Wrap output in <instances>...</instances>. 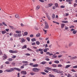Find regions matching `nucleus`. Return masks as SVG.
<instances>
[{"label":"nucleus","instance_id":"nucleus-1","mask_svg":"<svg viewBox=\"0 0 77 77\" xmlns=\"http://www.w3.org/2000/svg\"><path fill=\"white\" fill-rule=\"evenodd\" d=\"M45 26L44 27V29H48L49 26H48V23H47V22H45Z\"/></svg>","mask_w":77,"mask_h":77},{"label":"nucleus","instance_id":"nucleus-2","mask_svg":"<svg viewBox=\"0 0 77 77\" xmlns=\"http://www.w3.org/2000/svg\"><path fill=\"white\" fill-rule=\"evenodd\" d=\"M9 52L11 53H18V51H13L12 50H10Z\"/></svg>","mask_w":77,"mask_h":77},{"label":"nucleus","instance_id":"nucleus-3","mask_svg":"<svg viewBox=\"0 0 77 77\" xmlns=\"http://www.w3.org/2000/svg\"><path fill=\"white\" fill-rule=\"evenodd\" d=\"M21 74H23V75H26L27 74V72L26 71H22L20 72Z\"/></svg>","mask_w":77,"mask_h":77},{"label":"nucleus","instance_id":"nucleus-4","mask_svg":"<svg viewBox=\"0 0 77 77\" xmlns=\"http://www.w3.org/2000/svg\"><path fill=\"white\" fill-rule=\"evenodd\" d=\"M46 54H47V55H49V56H53V54L52 53H50L49 52H47Z\"/></svg>","mask_w":77,"mask_h":77},{"label":"nucleus","instance_id":"nucleus-5","mask_svg":"<svg viewBox=\"0 0 77 77\" xmlns=\"http://www.w3.org/2000/svg\"><path fill=\"white\" fill-rule=\"evenodd\" d=\"M45 69L48 70V71H52L53 69H51V68L48 67H45Z\"/></svg>","mask_w":77,"mask_h":77},{"label":"nucleus","instance_id":"nucleus-6","mask_svg":"<svg viewBox=\"0 0 77 77\" xmlns=\"http://www.w3.org/2000/svg\"><path fill=\"white\" fill-rule=\"evenodd\" d=\"M52 71H54V72H59V70L57 69H52Z\"/></svg>","mask_w":77,"mask_h":77},{"label":"nucleus","instance_id":"nucleus-7","mask_svg":"<svg viewBox=\"0 0 77 77\" xmlns=\"http://www.w3.org/2000/svg\"><path fill=\"white\" fill-rule=\"evenodd\" d=\"M3 57H4V58H3L2 60H5L7 59V55L5 54H4Z\"/></svg>","mask_w":77,"mask_h":77},{"label":"nucleus","instance_id":"nucleus-8","mask_svg":"<svg viewBox=\"0 0 77 77\" xmlns=\"http://www.w3.org/2000/svg\"><path fill=\"white\" fill-rule=\"evenodd\" d=\"M33 71H40V69L38 68H33L32 69Z\"/></svg>","mask_w":77,"mask_h":77},{"label":"nucleus","instance_id":"nucleus-9","mask_svg":"<svg viewBox=\"0 0 77 77\" xmlns=\"http://www.w3.org/2000/svg\"><path fill=\"white\" fill-rule=\"evenodd\" d=\"M20 41L21 43H23V42H24L26 41V40L24 39V38H22L21 39Z\"/></svg>","mask_w":77,"mask_h":77},{"label":"nucleus","instance_id":"nucleus-10","mask_svg":"<svg viewBox=\"0 0 77 77\" xmlns=\"http://www.w3.org/2000/svg\"><path fill=\"white\" fill-rule=\"evenodd\" d=\"M13 36L14 38H17V37H18V34H14L13 35Z\"/></svg>","mask_w":77,"mask_h":77},{"label":"nucleus","instance_id":"nucleus-11","mask_svg":"<svg viewBox=\"0 0 77 77\" xmlns=\"http://www.w3.org/2000/svg\"><path fill=\"white\" fill-rule=\"evenodd\" d=\"M14 68V69H15V70H17V71H21V69H20L17 68Z\"/></svg>","mask_w":77,"mask_h":77},{"label":"nucleus","instance_id":"nucleus-12","mask_svg":"<svg viewBox=\"0 0 77 77\" xmlns=\"http://www.w3.org/2000/svg\"><path fill=\"white\" fill-rule=\"evenodd\" d=\"M52 66L53 68H56V67H57V65L55 64H52Z\"/></svg>","mask_w":77,"mask_h":77},{"label":"nucleus","instance_id":"nucleus-13","mask_svg":"<svg viewBox=\"0 0 77 77\" xmlns=\"http://www.w3.org/2000/svg\"><path fill=\"white\" fill-rule=\"evenodd\" d=\"M24 48H27V45H25L22 48V49H24Z\"/></svg>","mask_w":77,"mask_h":77},{"label":"nucleus","instance_id":"nucleus-14","mask_svg":"<svg viewBox=\"0 0 77 77\" xmlns=\"http://www.w3.org/2000/svg\"><path fill=\"white\" fill-rule=\"evenodd\" d=\"M52 19L54 20V18H55V14H53L52 16Z\"/></svg>","mask_w":77,"mask_h":77},{"label":"nucleus","instance_id":"nucleus-15","mask_svg":"<svg viewBox=\"0 0 77 77\" xmlns=\"http://www.w3.org/2000/svg\"><path fill=\"white\" fill-rule=\"evenodd\" d=\"M61 27L62 29H63L64 27H65V24L62 23L61 24Z\"/></svg>","mask_w":77,"mask_h":77},{"label":"nucleus","instance_id":"nucleus-16","mask_svg":"<svg viewBox=\"0 0 77 77\" xmlns=\"http://www.w3.org/2000/svg\"><path fill=\"white\" fill-rule=\"evenodd\" d=\"M38 64H36L32 65L33 67H37L38 66Z\"/></svg>","mask_w":77,"mask_h":77},{"label":"nucleus","instance_id":"nucleus-17","mask_svg":"<svg viewBox=\"0 0 77 77\" xmlns=\"http://www.w3.org/2000/svg\"><path fill=\"white\" fill-rule=\"evenodd\" d=\"M2 33L3 35H4V34H5V33H6V31L5 30L2 31Z\"/></svg>","mask_w":77,"mask_h":77},{"label":"nucleus","instance_id":"nucleus-18","mask_svg":"<svg viewBox=\"0 0 77 77\" xmlns=\"http://www.w3.org/2000/svg\"><path fill=\"white\" fill-rule=\"evenodd\" d=\"M15 32L16 33H21V31H16Z\"/></svg>","mask_w":77,"mask_h":77},{"label":"nucleus","instance_id":"nucleus-19","mask_svg":"<svg viewBox=\"0 0 77 77\" xmlns=\"http://www.w3.org/2000/svg\"><path fill=\"white\" fill-rule=\"evenodd\" d=\"M62 23H68V21H62Z\"/></svg>","mask_w":77,"mask_h":77},{"label":"nucleus","instance_id":"nucleus-20","mask_svg":"<svg viewBox=\"0 0 77 77\" xmlns=\"http://www.w3.org/2000/svg\"><path fill=\"white\" fill-rule=\"evenodd\" d=\"M36 38H33L31 39V41L32 42H34V41H36Z\"/></svg>","mask_w":77,"mask_h":77},{"label":"nucleus","instance_id":"nucleus-21","mask_svg":"<svg viewBox=\"0 0 77 77\" xmlns=\"http://www.w3.org/2000/svg\"><path fill=\"white\" fill-rule=\"evenodd\" d=\"M47 17L48 19L49 20H51V18H50V17L49 15H47Z\"/></svg>","mask_w":77,"mask_h":77},{"label":"nucleus","instance_id":"nucleus-22","mask_svg":"<svg viewBox=\"0 0 77 77\" xmlns=\"http://www.w3.org/2000/svg\"><path fill=\"white\" fill-rule=\"evenodd\" d=\"M39 8H40V6H39V5H38L36 8V10H38V9H39Z\"/></svg>","mask_w":77,"mask_h":77},{"label":"nucleus","instance_id":"nucleus-23","mask_svg":"<svg viewBox=\"0 0 77 77\" xmlns=\"http://www.w3.org/2000/svg\"><path fill=\"white\" fill-rule=\"evenodd\" d=\"M15 17L16 18H20V16H19V15L18 14H16L15 15Z\"/></svg>","mask_w":77,"mask_h":77},{"label":"nucleus","instance_id":"nucleus-24","mask_svg":"<svg viewBox=\"0 0 77 77\" xmlns=\"http://www.w3.org/2000/svg\"><path fill=\"white\" fill-rule=\"evenodd\" d=\"M70 66H71V65H67L66 66V67H65V68H69V67H70Z\"/></svg>","mask_w":77,"mask_h":77},{"label":"nucleus","instance_id":"nucleus-25","mask_svg":"<svg viewBox=\"0 0 77 77\" xmlns=\"http://www.w3.org/2000/svg\"><path fill=\"white\" fill-rule=\"evenodd\" d=\"M49 77H55V76H54V75H51L50 74L49 75Z\"/></svg>","mask_w":77,"mask_h":77},{"label":"nucleus","instance_id":"nucleus-26","mask_svg":"<svg viewBox=\"0 0 77 77\" xmlns=\"http://www.w3.org/2000/svg\"><path fill=\"white\" fill-rule=\"evenodd\" d=\"M40 74H42V75H45V74H47V73L44 72H40Z\"/></svg>","mask_w":77,"mask_h":77},{"label":"nucleus","instance_id":"nucleus-27","mask_svg":"<svg viewBox=\"0 0 77 77\" xmlns=\"http://www.w3.org/2000/svg\"><path fill=\"white\" fill-rule=\"evenodd\" d=\"M14 69H15L14 68H11L10 69V72H12V71H14Z\"/></svg>","mask_w":77,"mask_h":77},{"label":"nucleus","instance_id":"nucleus-28","mask_svg":"<svg viewBox=\"0 0 77 77\" xmlns=\"http://www.w3.org/2000/svg\"><path fill=\"white\" fill-rule=\"evenodd\" d=\"M22 63H28V62L27 61H23Z\"/></svg>","mask_w":77,"mask_h":77},{"label":"nucleus","instance_id":"nucleus-29","mask_svg":"<svg viewBox=\"0 0 77 77\" xmlns=\"http://www.w3.org/2000/svg\"><path fill=\"white\" fill-rule=\"evenodd\" d=\"M54 63H55L58 64L59 63V61L58 60H56L54 61Z\"/></svg>","mask_w":77,"mask_h":77},{"label":"nucleus","instance_id":"nucleus-30","mask_svg":"<svg viewBox=\"0 0 77 77\" xmlns=\"http://www.w3.org/2000/svg\"><path fill=\"white\" fill-rule=\"evenodd\" d=\"M72 42L70 43L69 44V47H71V46L72 45Z\"/></svg>","mask_w":77,"mask_h":77},{"label":"nucleus","instance_id":"nucleus-31","mask_svg":"<svg viewBox=\"0 0 77 77\" xmlns=\"http://www.w3.org/2000/svg\"><path fill=\"white\" fill-rule=\"evenodd\" d=\"M18 37H21V36H22V34H17Z\"/></svg>","mask_w":77,"mask_h":77},{"label":"nucleus","instance_id":"nucleus-32","mask_svg":"<svg viewBox=\"0 0 77 77\" xmlns=\"http://www.w3.org/2000/svg\"><path fill=\"white\" fill-rule=\"evenodd\" d=\"M36 44L37 45H39L40 44V42L38 41H37L36 42Z\"/></svg>","mask_w":77,"mask_h":77},{"label":"nucleus","instance_id":"nucleus-33","mask_svg":"<svg viewBox=\"0 0 77 77\" xmlns=\"http://www.w3.org/2000/svg\"><path fill=\"white\" fill-rule=\"evenodd\" d=\"M40 35L41 34H40V33H38L36 35V36H37V37H39Z\"/></svg>","mask_w":77,"mask_h":77},{"label":"nucleus","instance_id":"nucleus-34","mask_svg":"<svg viewBox=\"0 0 77 77\" xmlns=\"http://www.w3.org/2000/svg\"><path fill=\"white\" fill-rule=\"evenodd\" d=\"M43 51L45 53H46V52H47V48H46L45 49H44L43 50Z\"/></svg>","mask_w":77,"mask_h":77},{"label":"nucleus","instance_id":"nucleus-35","mask_svg":"<svg viewBox=\"0 0 77 77\" xmlns=\"http://www.w3.org/2000/svg\"><path fill=\"white\" fill-rule=\"evenodd\" d=\"M53 4H49L48 5V6L49 7H51L52 5H53Z\"/></svg>","mask_w":77,"mask_h":77},{"label":"nucleus","instance_id":"nucleus-36","mask_svg":"<svg viewBox=\"0 0 77 77\" xmlns=\"http://www.w3.org/2000/svg\"><path fill=\"white\" fill-rule=\"evenodd\" d=\"M46 63L45 61H44L42 62V63H41V64H42L43 65H44V64H45Z\"/></svg>","mask_w":77,"mask_h":77},{"label":"nucleus","instance_id":"nucleus-37","mask_svg":"<svg viewBox=\"0 0 77 77\" xmlns=\"http://www.w3.org/2000/svg\"><path fill=\"white\" fill-rule=\"evenodd\" d=\"M72 32L73 34H76V33H77V31L74 30Z\"/></svg>","mask_w":77,"mask_h":77},{"label":"nucleus","instance_id":"nucleus-38","mask_svg":"<svg viewBox=\"0 0 77 77\" xmlns=\"http://www.w3.org/2000/svg\"><path fill=\"white\" fill-rule=\"evenodd\" d=\"M27 49V50L29 51H32V49L29 48H28Z\"/></svg>","mask_w":77,"mask_h":77},{"label":"nucleus","instance_id":"nucleus-39","mask_svg":"<svg viewBox=\"0 0 77 77\" xmlns=\"http://www.w3.org/2000/svg\"><path fill=\"white\" fill-rule=\"evenodd\" d=\"M24 34L26 36H27V35H28V32H25L24 33Z\"/></svg>","mask_w":77,"mask_h":77},{"label":"nucleus","instance_id":"nucleus-40","mask_svg":"<svg viewBox=\"0 0 77 77\" xmlns=\"http://www.w3.org/2000/svg\"><path fill=\"white\" fill-rule=\"evenodd\" d=\"M34 27L35 30H38V27H36V26H35Z\"/></svg>","mask_w":77,"mask_h":77},{"label":"nucleus","instance_id":"nucleus-41","mask_svg":"<svg viewBox=\"0 0 77 77\" xmlns=\"http://www.w3.org/2000/svg\"><path fill=\"white\" fill-rule=\"evenodd\" d=\"M8 61H12L13 60H12V59L10 58H9L8 59Z\"/></svg>","mask_w":77,"mask_h":77},{"label":"nucleus","instance_id":"nucleus-42","mask_svg":"<svg viewBox=\"0 0 77 77\" xmlns=\"http://www.w3.org/2000/svg\"><path fill=\"white\" fill-rule=\"evenodd\" d=\"M11 65H12L13 66H15V63H11Z\"/></svg>","mask_w":77,"mask_h":77},{"label":"nucleus","instance_id":"nucleus-43","mask_svg":"<svg viewBox=\"0 0 77 77\" xmlns=\"http://www.w3.org/2000/svg\"><path fill=\"white\" fill-rule=\"evenodd\" d=\"M44 71L45 72H46L47 73H48V72H49V71H48L47 69H45Z\"/></svg>","mask_w":77,"mask_h":77},{"label":"nucleus","instance_id":"nucleus-44","mask_svg":"<svg viewBox=\"0 0 77 77\" xmlns=\"http://www.w3.org/2000/svg\"><path fill=\"white\" fill-rule=\"evenodd\" d=\"M53 58H56L57 57V56H56L54 55H53L52 56Z\"/></svg>","mask_w":77,"mask_h":77},{"label":"nucleus","instance_id":"nucleus-45","mask_svg":"<svg viewBox=\"0 0 77 77\" xmlns=\"http://www.w3.org/2000/svg\"><path fill=\"white\" fill-rule=\"evenodd\" d=\"M43 30L44 31V32H45L44 33L45 34H46V33H47V30H45L44 29H43Z\"/></svg>","mask_w":77,"mask_h":77},{"label":"nucleus","instance_id":"nucleus-46","mask_svg":"<svg viewBox=\"0 0 77 77\" xmlns=\"http://www.w3.org/2000/svg\"><path fill=\"white\" fill-rule=\"evenodd\" d=\"M2 24L4 25V26H7V25L5 23L3 22L2 23Z\"/></svg>","mask_w":77,"mask_h":77},{"label":"nucleus","instance_id":"nucleus-47","mask_svg":"<svg viewBox=\"0 0 77 77\" xmlns=\"http://www.w3.org/2000/svg\"><path fill=\"white\" fill-rule=\"evenodd\" d=\"M55 7H56V8H57V7L58 6V4H57V3H55Z\"/></svg>","mask_w":77,"mask_h":77},{"label":"nucleus","instance_id":"nucleus-48","mask_svg":"<svg viewBox=\"0 0 77 77\" xmlns=\"http://www.w3.org/2000/svg\"><path fill=\"white\" fill-rule=\"evenodd\" d=\"M39 51H43V49H41V48H40L38 49Z\"/></svg>","mask_w":77,"mask_h":77},{"label":"nucleus","instance_id":"nucleus-49","mask_svg":"<svg viewBox=\"0 0 77 77\" xmlns=\"http://www.w3.org/2000/svg\"><path fill=\"white\" fill-rule=\"evenodd\" d=\"M25 55H26V56H30V54L29 53H27V54H25Z\"/></svg>","mask_w":77,"mask_h":77},{"label":"nucleus","instance_id":"nucleus-50","mask_svg":"<svg viewBox=\"0 0 77 77\" xmlns=\"http://www.w3.org/2000/svg\"><path fill=\"white\" fill-rule=\"evenodd\" d=\"M60 8H65V7L63 5H61Z\"/></svg>","mask_w":77,"mask_h":77},{"label":"nucleus","instance_id":"nucleus-51","mask_svg":"<svg viewBox=\"0 0 77 77\" xmlns=\"http://www.w3.org/2000/svg\"><path fill=\"white\" fill-rule=\"evenodd\" d=\"M62 72H63V71H59L58 72V73H60V74H61V73H62Z\"/></svg>","mask_w":77,"mask_h":77},{"label":"nucleus","instance_id":"nucleus-52","mask_svg":"<svg viewBox=\"0 0 77 77\" xmlns=\"http://www.w3.org/2000/svg\"><path fill=\"white\" fill-rule=\"evenodd\" d=\"M5 64H9V61H6L5 62Z\"/></svg>","mask_w":77,"mask_h":77},{"label":"nucleus","instance_id":"nucleus-53","mask_svg":"<svg viewBox=\"0 0 77 77\" xmlns=\"http://www.w3.org/2000/svg\"><path fill=\"white\" fill-rule=\"evenodd\" d=\"M6 72H11V70H9V69H6Z\"/></svg>","mask_w":77,"mask_h":77},{"label":"nucleus","instance_id":"nucleus-54","mask_svg":"<svg viewBox=\"0 0 77 77\" xmlns=\"http://www.w3.org/2000/svg\"><path fill=\"white\" fill-rule=\"evenodd\" d=\"M26 39H27V40H28V41H29H29H30V38L27 37L26 38Z\"/></svg>","mask_w":77,"mask_h":77},{"label":"nucleus","instance_id":"nucleus-55","mask_svg":"<svg viewBox=\"0 0 77 77\" xmlns=\"http://www.w3.org/2000/svg\"><path fill=\"white\" fill-rule=\"evenodd\" d=\"M45 59L46 60H47V61H49V60H50V59L49 58H45Z\"/></svg>","mask_w":77,"mask_h":77},{"label":"nucleus","instance_id":"nucleus-56","mask_svg":"<svg viewBox=\"0 0 77 77\" xmlns=\"http://www.w3.org/2000/svg\"><path fill=\"white\" fill-rule=\"evenodd\" d=\"M67 77H71V75L69 74L67 75Z\"/></svg>","mask_w":77,"mask_h":77},{"label":"nucleus","instance_id":"nucleus-57","mask_svg":"<svg viewBox=\"0 0 77 77\" xmlns=\"http://www.w3.org/2000/svg\"><path fill=\"white\" fill-rule=\"evenodd\" d=\"M16 56H14L12 57V58H13V59H15V58H16Z\"/></svg>","mask_w":77,"mask_h":77},{"label":"nucleus","instance_id":"nucleus-58","mask_svg":"<svg viewBox=\"0 0 77 77\" xmlns=\"http://www.w3.org/2000/svg\"><path fill=\"white\" fill-rule=\"evenodd\" d=\"M77 57H73L71 58V59H75V58H77Z\"/></svg>","mask_w":77,"mask_h":77},{"label":"nucleus","instance_id":"nucleus-59","mask_svg":"<svg viewBox=\"0 0 77 77\" xmlns=\"http://www.w3.org/2000/svg\"><path fill=\"white\" fill-rule=\"evenodd\" d=\"M73 68H77V66H74L73 67Z\"/></svg>","mask_w":77,"mask_h":77},{"label":"nucleus","instance_id":"nucleus-60","mask_svg":"<svg viewBox=\"0 0 77 77\" xmlns=\"http://www.w3.org/2000/svg\"><path fill=\"white\" fill-rule=\"evenodd\" d=\"M74 26H70L69 27V28L71 29L72 28H74Z\"/></svg>","mask_w":77,"mask_h":77},{"label":"nucleus","instance_id":"nucleus-61","mask_svg":"<svg viewBox=\"0 0 77 77\" xmlns=\"http://www.w3.org/2000/svg\"><path fill=\"white\" fill-rule=\"evenodd\" d=\"M65 30H68V27H67V26H65Z\"/></svg>","mask_w":77,"mask_h":77},{"label":"nucleus","instance_id":"nucleus-62","mask_svg":"<svg viewBox=\"0 0 77 77\" xmlns=\"http://www.w3.org/2000/svg\"><path fill=\"white\" fill-rule=\"evenodd\" d=\"M10 36H12V35H13V33L11 32L9 34Z\"/></svg>","mask_w":77,"mask_h":77},{"label":"nucleus","instance_id":"nucleus-63","mask_svg":"<svg viewBox=\"0 0 77 77\" xmlns=\"http://www.w3.org/2000/svg\"><path fill=\"white\" fill-rule=\"evenodd\" d=\"M62 66V65L61 64L58 65V67H61V66Z\"/></svg>","mask_w":77,"mask_h":77},{"label":"nucleus","instance_id":"nucleus-64","mask_svg":"<svg viewBox=\"0 0 77 77\" xmlns=\"http://www.w3.org/2000/svg\"><path fill=\"white\" fill-rule=\"evenodd\" d=\"M20 72H18L17 73V77H20Z\"/></svg>","mask_w":77,"mask_h":77}]
</instances>
